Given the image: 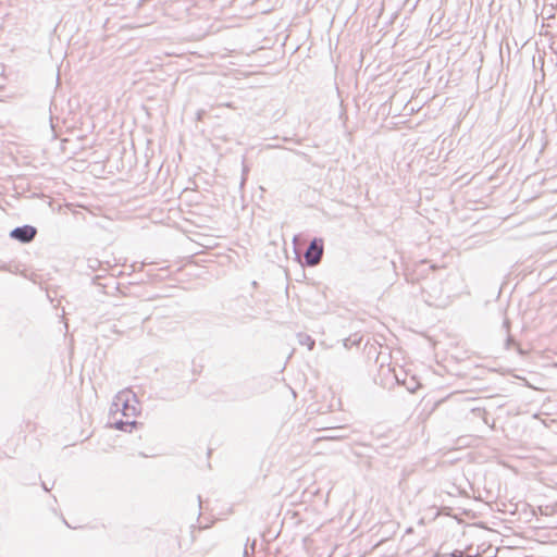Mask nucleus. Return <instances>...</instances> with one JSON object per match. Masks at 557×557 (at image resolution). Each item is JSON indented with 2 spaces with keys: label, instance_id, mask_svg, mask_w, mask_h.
Wrapping results in <instances>:
<instances>
[{
  "label": "nucleus",
  "instance_id": "nucleus-2",
  "mask_svg": "<svg viewBox=\"0 0 557 557\" xmlns=\"http://www.w3.org/2000/svg\"><path fill=\"white\" fill-rule=\"evenodd\" d=\"M36 235V230L33 226L25 225L22 227H17L12 231L11 236L21 242L27 243L30 242Z\"/></svg>",
  "mask_w": 557,
  "mask_h": 557
},
{
  "label": "nucleus",
  "instance_id": "nucleus-3",
  "mask_svg": "<svg viewBox=\"0 0 557 557\" xmlns=\"http://www.w3.org/2000/svg\"><path fill=\"white\" fill-rule=\"evenodd\" d=\"M135 425V421H116L115 426L120 430H127V428H133Z\"/></svg>",
  "mask_w": 557,
  "mask_h": 557
},
{
  "label": "nucleus",
  "instance_id": "nucleus-1",
  "mask_svg": "<svg viewBox=\"0 0 557 557\" xmlns=\"http://www.w3.org/2000/svg\"><path fill=\"white\" fill-rule=\"evenodd\" d=\"M323 253V242L322 239H313L305 253V259L309 265H315L319 263Z\"/></svg>",
  "mask_w": 557,
  "mask_h": 557
}]
</instances>
